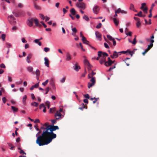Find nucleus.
Returning <instances> with one entry per match:
<instances>
[{"label": "nucleus", "instance_id": "1", "mask_svg": "<svg viewBox=\"0 0 157 157\" xmlns=\"http://www.w3.org/2000/svg\"><path fill=\"white\" fill-rule=\"evenodd\" d=\"M59 128L57 126L49 125L47 127V130L43 132L41 135L37 136L36 141V143L39 146L47 145L50 143L52 139L56 137V135L53 132Z\"/></svg>", "mask_w": 157, "mask_h": 157}, {"label": "nucleus", "instance_id": "2", "mask_svg": "<svg viewBox=\"0 0 157 157\" xmlns=\"http://www.w3.org/2000/svg\"><path fill=\"white\" fill-rule=\"evenodd\" d=\"M98 55L99 57H102L101 59L105 62L106 57L108 56V54L105 52H103L101 51H99L98 52Z\"/></svg>", "mask_w": 157, "mask_h": 157}, {"label": "nucleus", "instance_id": "3", "mask_svg": "<svg viewBox=\"0 0 157 157\" xmlns=\"http://www.w3.org/2000/svg\"><path fill=\"white\" fill-rule=\"evenodd\" d=\"M76 6L79 9L84 10L86 8V5L84 3L82 2L80 3H77L76 4Z\"/></svg>", "mask_w": 157, "mask_h": 157}, {"label": "nucleus", "instance_id": "4", "mask_svg": "<svg viewBox=\"0 0 157 157\" xmlns=\"http://www.w3.org/2000/svg\"><path fill=\"white\" fill-rule=\"evenodd\" d=\"M34 19L33 18L29 17L27 21V25L29 27L32 26L33 25V23L34 21Z\"/></svg>", "mask_w": 157, "mask_h": 157}, {"label": "nucleus", "instance_id": "5", "mask_svg": "<svg viewBox=\"0 0 157 157\" xmlns=\"http://www.w3.org/2000/svg\"><path fill=\"white\" fill-rule=\"evenodd\" d=\"M118 53L119 54V55H121V54H126L127 55H130L131 56L132 55L133 52L132 51H130L128 50L126 51H122L121 52H119Z\"/></svg>", "mask_w": 157, "mask_h": 157}, {"label": "nucleus", "instance_id": "6", "mask_svg": "<svg viewBox=\"0 0 157 157\" xmlns=\"http://www.w3.org/2000/svg\"><path fill=\"white\" fill-rule=\"evenodd\" d=\"M99 7L97 6H95L93 9V11L95 14H97L99 12Z\"/></svg>", "mask_w": 157, "mask_h": 157}, {"label": "nucleus", "instance_id": "7", "mask_svg": "<svg viewBox=\"0 0 157 157\" xmlns=\"http://www.w3.org/2000/svg\"><path fill=\"white\" fill-rule=\"evenodd\" d=\"M113 63V62L112 61L109 57L108 58V61L107 62H105V65L106 66H110Z\"/></svg>", "mask_w": 157, "mask_h": 157}, {"label": "nucleus", "instance_id": "8", "mask_svg": "<svg viewBox=\"0 0 157 157\" xmlns=\"http://www.w3.org/2000/svg\"><path fill=\"white\" fill-rule=\"evenodd\" d=\"M118 52L115 51L113 52V54L110 56V57L112 58H117L118 56Z\"/></svg>", "mask_w": 157, "mask_h": 157}, {"label": "nucleus", "instance_id": "9", "mask_svg": "<svg viewBox=\"0 0 157 157\" xmlns=\"http://www.w3.org/2000/svg\"><path fill=\"white\" fill-rule=\"evenodd\" d=\"M48 123H46L43 125V126L40 127V129L43 130V132L47 130V128L48 126Z\"/></svg>", "mask_w": 157, "mask_h": 157}, {"label": "nucleus", "instance_id": "10", "mask_svg": "<svg viewBox=\"0 0 157 157\" xmlns=\"http://www.w3.org/2000/svg\"><path fill=\"white\" fill-rule=\"evenodd\" d=\"M95 34L96 38L99 40H101V35L100 33L98 31H96L95 32Z\"/></svg>", "mask_w": 157, "mask_h": 157}, {"label": "nucleus", "instance_id": "11", "mask_svg": "<svg viewBox=\"0 0 157 157\" xmlns=\"http://www.w3.org/2000/svg\"><path fill=\"white\" fill-rule=\"evenodd\" d=\"M44 60L45 61L44 64L45 65L47 66V67H49V60L48 59L46 58V57H45L44 58Z\"/></svg>", "mask_w": 157, "mask_h": 157}, {"label": "nucleus", "instance_id": "12", "mask_svg": "<svg viewBox=\"0 0 157 157\" xmlns=\"http://www.w3.org/2000/svg\"><path fill=\"white\" fill-rule=\"evenodd\" d=\"M27 71L29 72H32L33 74H34V72H33V68L31 66H29L27 68Z\"/></svg>", "mask_w": 157, "mask_h": 157}, {"label": "nucleus", "instance_id": "13", "mask_svg": "<svg viewBox=\"0 0 157 157\" xmlns=\"http://www.w3.org/2000/svg\"><path fill=\"white\" fill-rule=\"evenodd\" d=\"M75 70L76 71H78L79 69H80V66L78 65V63H76L74 65V68Z\"/></svg>", "mask_w": 157, "mask_h": 157}, {"label": "nucleus", "instance_id": "14", "mask_svg": "<svg viewBox=\"0 0 157 157\" xmlns=\"http://www.w3.org/2000/svg\"><path fill=\"white\" fill-rule=\"evenodd\" d=\"M113 20L116 25H118L119 24V21L116 18H113Z\"/></svg>", "mask_w": 157, "mask_h": 157}, {"label": "nucleus", "instance_id": "15", "mask_svg": "<svg viewBox=\"0 0 157 157\" xmlns=\"http://www.w3.org/2000/svg\"><path fill=\"white\" fill-rule=\"evenodd\" d=\"M62 115L60 113V112L57 111L55 114V117H61Z\"/></svg>", "mask_w": 157, "mask_h": 157}, {"label": "nucleus", "instance_id": "16", "mask_svg": "<svg viewBox=\"0 0 157 157\" xmlns=\"http://www.w3.org/2000/svg\"><path fill=\"white\" fill-rule=\"evenodd\" d=\"M66 60L67 61H70L71 59V56L70 54L67 53L66 55Z\"/></svg>", "mask_w": 157, "mask_h": 157}, {"label": "nucleus", "instance_id": "17", "mask_svg": "<svg viewBox=\"0 0 157 157\" xmlns=\"http://www.w3.org/2000/svg\"><path fill=\"white\" fill-rule=\"evenodd\" d=\"M70 12H71V14L73 15H75L76 13V12L75 9L73 8H72Z\"/></svg>", "mask_w": 157, "mask_h": 157}, {"label": "nucleus", "instance_id": "18", "mask_svg": "<svg viewBox=\"0 0 157 157\" xmlns=\"http://www.w3.org/2000/svg\"><path fill=\"white\" fill-rule=\"evenodd\" d=\"M6 47L8 48H12V46L11 44L9 43H6Z\"/></svg>", "mask_w": 157, "mask_h": 157}, {"label": "nucleus", "instance_id": "19", "mask_svg": "<svg viewBox=\"0 0 157 157\" xmlns=\"http://www.w3.org/2000/svg\"><path fill=\"white\" fill-rule=\"evenodd\" d=\"M11 108L14 113L17 112L18 110V109L17 108H16L13 106H12Z\"/></svg>", "mask_w": 157, "mask_h": 157}, {"label": "nucleus", "instance_id": "20", "mask_svg": "<svg viewBox=\"0 0 157 157\" xmlns=\"http://www.w3.org/2000/svg\"><path fill=\"white\" fill-rule=\"evenodd\" d=\"M32 56V55L30 54H29L28 56L27 57V61L28 63H29L30 62V59H31Z\"/></svg>", "mask_w": 157, "mask_h": 157}, {"label": "nucleus", "instance_id": "21", "mask_svg": "<svg viewBox=\"0 0 157 157\" xmlns=\"http://www.w3.org/2000/svg\"><path fill=\"white\" fill-rule=\"evenodd\" d=\"M83 18L84 19H85L86 21H88L90 20V19L88 17V16H87L86 15H84L83 17Z\"/></svg>", "mask_w": 157, "mask_h": 157}, {"label": "nucleus", "instance_id": "22", "mask_svg": "<svg viewBox=\"0 0 157 157\" xmlns=\"http://www.w3.org/2000/svg\"><path fill=\"white\" fill-rule=\"evenodd\" d=\"M39 40L40 39H36L34 40V41L35 43L38 44L39 46H40L41 45V42L39 41Z\"/></svg>", "mask_w": 157, "mask_h": 157}, {"label": "nucleus", "instance_id": "23", "mask_svg": "<svg viewBox=\"0 0 157 157\" xmlns=\"http://www.w3.org/2000/svg\"><path fill=\"white\" fill-rule=\"evenodd\" d=\"M8 17H10L11 18H12L13 20V23L14 25H15L16 23V21L15 20H16V19L13 16V15H11L10 16H9Z\"/></svg>", "mask_w": 157, "mask_h": 157}, {"label": "nucleus", "instance_id": "24", "mask_svg": "<svg viewBox=\"0 0 157 157\" xmlns=\"http://www.w3.org/2000/svg\"><path fill=\"white\" fill-rule=\"evenodd\" d=\"M84 62L85 65L87 66L90 65L88 60L86 59H85Z\"/></svg>", "mask_w": 157, "mask_h": 157}, {"label": "nucleus", "instance_id": "25", "mask_svg": "<svg viewBox=\"0 0 157 157\" xmlns=\"http://www.w3.org/2000/svg\"><path fill=\"white\" fill-rule=\"evenodd\" d=\"M34 7L37 10H40L41 9L40 7L36 4H34Z\"/></svg>", "mask_w": 157, "mask_h": 157}, {"label": "nucleus", "instance_id": "26", "mask_svg": "<svg viewBox=\"0 0 157 157\" xmlns=\"http://www.w3.org/2000/svg\"><path fill=\"white\" fill-rule=\"evenodd\" d=\"M92 66L90 64V65L87 66V68L88 70V72L90 73V71H91V67Z\"/></svg>", "mask_w": 157, "mask_h": 157}, {"label": "nucleus", "instance_id": "27", "mask_svg": "<svg viewBox=\"0 0 157 157\" xmlns=\"http://www.w3.org/2000/svg\"><path fill=\"white\" fill-rule=\"evenodd\" d=\"M31 105H32L33 106H34L35 107H37L38 105L39 104L37 103L36 102H34L32 103H31Z\"/></svg>", "mask_w": 157, "mask_h": 157}, {"label": "nucleus", "instance_id": "28", "mask_svg": "<svg viewBox=\"0 0 157 157\" xmlns=\"http://www.w3.org/2000/svg\"><path fill=\"white\" fill-rule=\"evenodd\" d=\"M82 40L83 43H85V42H88V41L86 40V38L84 36H82Z\"/></svg>", "mask_w": 157, "mask_h": 157}, {"label": "nucleus", "instance_id": "29", "mask_svg": "<svg viewBox=\"0 0 157 157\" xmlns=\"http://www.w3.org/2000/svg\"><path fill=\"white\" fill-rule=\"evenodd\" d=\"M107 38L110 40L112 41L114 38H113L110 35H107Z\"/></svg>", "mask_w": 157, "mask_h": 157}, {"label": "nucleus", "instance_id": "30", "mask_svg": "<svg viewBox=\"0 0 157 157\" xmlns=\"http://www.w3.org/2000/svg\"><path fill=\"white\" fill-rule=\"evenodd\" d=\"M56 111V109L54 108H51L50 109L49 113H53Z\"/></svg>", "mask_w": 157, "mask_h": 157}, {"label": "nucleus", "instance_id": "31", "mask_svg": "<svg viewBox=\"0 0 157 157\" xmlns=\"http://www.w3.org/2000/svg\"><path fill=\"white\" fill-rule=\"evenodd\" d=\"M94 84L93 83H89L88 84V87L89 88H90V87L94 85Z\"/></svg>", "mask_w": 157, "mask_h": 157}, {"label": "nucleus", "instance_id": "32", "mask_svg": "<svg viewBox=\"0 0 157 157\" xmlns=\"http://www.w3.org/2000/svg\"><path fill=\"white\" fill-rule=\"evenodd\" d=\"M46 105L47 106L48 109H49L50 106V103L48 101H47L45 103Z\"/></svg>", "mask_w": 157, "mask_h": 157}, {"label": "nucleus", "instance_id": "33", "mask_svg": "<svg viewBox=\"0 0 157 157\" xmlns=\"http://www.w3.org/2000/svg\"><path fill=\"white\" fill-rule=\"evenodd\" d=\"M153 44L152 43H150V44L148 45L146 49H150L153 46Z\"/></svg>", "mask_w": 157, "mask_h": 157}, {"label": "nucleus", "instance_id": "34", "mask_svg": "<svg viewBox=\"0 0 157 157\" xmlns=\"http://www.w3.org/2000/svg\"><path fill=\"white\" fill-rule=\"evenodd\" d=\"M12 13L13 15L17 17H19L20 16V14H18L17 13L14 12L13 11Z\"/></svg>", "mask_w": 157, "mask_h": 157}, {"label": "nucleus", "instance_id": "35", "mask_svg": "<svg viewBox=\"0 0 157 157\" xmlns=\"http://www.w3.org/2000/svg\"><path fill=\"white\" fill-rule=\"evenodd\" d=\"M90 81L92 82V83L95 84V78L94 77H92Z\"/></svg>", "mask_w": 157, "mask_h": 157}, {"label": "nucleus", "instance_id": "36", "mask_svg": "<svg viewBox=\"0 0 157 157\" xmlns=\"http://www.w3.org/2000/svg\"><path fill=\"white\" fill-rule=\"evenodd\" d=\"M39 15H40V18H41V19H42L43 20H44L45 19V17L43 14L40 13L39 14Z\"/></svg>", "mask_w": 157, "mask_h": 157}, {"label": "nucleus", "instance_id": "37", "mask_svg": "<svg viewBox=\"0 0 157 157\" xmlns=\"http://www.w3.org/2000/svg\"><path fill=\"white\" fill-rule=\"evenodd\" d=\"M134 19L135 20L137 21L138 24H140V19L139 18L135 17H134Z\"/></svg>", "mask_w": 157, "mask_h": 157}, {"label": "nucleus", "instance_id": "38", "mask_svg": "<svg viewBox=\"0 0 157 157\" xmlns=\"http://www.w3.org/2000/svg\"><path fill=\"white\" fill-rule=\"evenodd\" d=\"M88 42H85V43H84L88 45L90 47V48H92L93 49H95L93 47L89 44Z\"/></svg>", "mask_w": 157, "mask_h": 157}, {"label": "nucleus", "instance_id": "39", "mask_svg": "<svg viewBox=\"0 0 157 157\" xmlns=\"http://www.w3.org/2000/svg\"><path fill=\"white\" fill-rule=\"evenodd\" d=\"M65 80L66 77H64L61 79L60 80V82L62 83H64L65 82Z\"/></svg>", "mask_w": 157, "mask_h": 157}, {"label": "nucleus", "instance_id": "40", "mask_svg": "<svg viewBox=\"0 0 157 157\" xmlns=\"http://www.w3.org/2000/svg\"><path fill=\"white\" fill-rule=\"evenodd\" d=\"M121 10L120 8H119L117 10L115 11V13H119L121 12Z\"/></svg>", "mask_w": 157, "mask_h": 157}, {"label": "nucleus", "instance_id": "41", "mask_svg": "<svg viewBox=\"0 0 157 157\" xmlns=\"http://www.w3.org/2000/svg\"><path fill=\"white\" fill-rule=\"evenodd\" d=\"M45 105L44 104H40L39 106V109H42V108H43L45 106Z\"/></svg>", "mask_w": 157, "mask_h": 157}, {"label": "nucleus", "instance_id": "42", "mask_svg": "<svg viewBox=\"0 0 157 157\" xmlns=\"http://www.w3.org/2000/svg\"><path fill=\"white\" fill-rule=\"evenodd\" d=\"M34 21L35 22V24L36 26H37V25L39 23L38 20L37 19H34Z\"/></svg>", "mask_w": 157, "mask_h": 157}, {"label": "nucleus", "instance_id": "43", "mask_svg": "<svg viewBox=\"0 0 157 157\" xmlns=\"http://www.w3.org/2000/svg\"><path fill=\"white\" fill-rule=\"evenodd\" d=\"M125 33L127 36H132V32L131 31H129L128 33H126L125 32Z\"/></svg>", "mask_w": 157, "mask_h": 157}, {"label": "nucleus", "instance_id": "44", "mask_svg": "<svg viewBox=\"0 0 157 157\" xmlns=\"http://www.w3.org/2000/svg\"><path fill=\"white\" fill-rule=\"evenodd\" d=\"M142 12L141 11H140L137 14V15L139 17H142L143 16V15H142Z\"/></svg>", "mask_w": 157, "mask_h": 157}, {"label": "nucleus", "instance_id": "45", "mask_svg": "<svg viewBox=\"0 0 157 157\" xmlns=\"http://www.w3.org/2000/svg\"><path fill=\"white\" fill-rule=\"evenodd\" d=\"M36 74L37 76H40V72L38 69H37L36 71Z\"/></svg>", "mask_w": 157, "mask_h": 157}, {"label": "nucleus", "instance_id": "46", "mask_svg": "<svg viewBox=\"0 0 157 157\" xmlns=\"http://www.w3.org/2000/svg\"><path fill=\"white\" fill-rule=\"evenodd\" d=\"M17 29V27L16 26H14L12 28V30L13 31H15Z\"/></svg>", "mask_w": 157, "mask_h": 157}, {"label": "nucleus", "instance_id": "47", "mask_svg": "<svg viewBox=\"0 0 157 157\" xmlns=\"http://www.w3.org/2000/svg\"><path fill=\"white\" fill-rule=\"evenodd\" d=\"M26 99H27L26 95H25L23 97V99H22V101L23 103H24L25 101L26 100Z\"/></svg>", "mask_w": 157, "mask_h": 157}, {"label": "nucleus", "instance_id": "48", "mask_svg": "<svg viewBox=\"0 0 157 157\" xmlns=\"http://www.w3.org/2000/svg\"><path fill=\"white\" fill-rule=\"evenodd\" d=\"M48 79L46 80L45 82L42 83V85H43L44 86H45L48 83Z\"/></svg>", "mask_w": 157, "mask_h": 157}, {"label": "nucleus", "instance_id": "49", "mask_svg": "<svg viewBox=\"0 0 157 157\" xmlns=\"http://www.w3.org/2000/svg\"><path fill=\"white\" fill-rule=\"evenodd\" d=\"M73 32L76 33L77 32V30L76 29L75 27H74V28H72L71 29Z\"/></svg>", "mask_w": 157, "mask_h": 157}, {"label": "nucleus", "instance_id": "50", "mask_svg": "<svg viewBox=\"0 0 157 157\" xmlns=\"http://www.w3.org/2000/svg\"><path fill=\"white\" fill-rule=\"evenodd\" d=\"M2 38L3 41H4L6 38V35L5 34H3L1 36Z\"/></svg>", "mask_w": 157, "mask_h": 157}, {"label": "nucleus", "instance_id": "51", "mask_svg": "<svg viewBox=\"0 0 157 157\" xmlns=\"http://www.w3.org/2000/svg\"><path fill=\"white\" fill-rule=\"evenodd\" d=\"M87 109V106H86V107H79L78 108V109L81 110H83V109Z\"/></svg>", "mask_w": 157, "mask_h": 157}, {"label": "nucleus", "instance_id": "52", "mask_svg": "<svg viewBox=\"0 0 157 157\" xmlns=\"http://www.w3.org/2000/svg\"><path fill=\"white\" fill-rule=\"evenodd\" d=\"M101 24L100 23L96 26V28L97 29H99L101 27Z\"/></svg>", "mask_w": 157, "mask_h": 157}, {"label": "nucleus", "instance_id": "53", "mask_svg": "<svg viewBox=\"0 0 157 157\" xmlns=\"http://www.w3.org/2000/svg\"><path fill=\"white\" fill-rule=\"evenodd\" d=\"M84 96L86 99H89L90 98L89 95L88 94L84 95Z\"/></svg>", "mask_w": 157, "mask_h": 157}, {"label": "nucleus", "instance_id": "54", "mask_svg": "<svg viewBox=\"0 0 157 157\" xmlns=\"http://www.w3.org/2000/svg\"><path fill=\"white\" fill-rule=\"evenodd\" d=\"M51 121L52 122V125H54V124H56L57 121H56L55 119L54 120H51Z\"/></svg>", "mask_w": 157, "mask_h": 157}, {"label": "nucleus", "instance_id": "55", "mask_svg": "<svg viewBox=\"0 0 157 157\" xmlns=\"http://www.w3.org/2000/svg\"><path fill=\"white\" fill-rule=\"evenodd\" d=\"M130 9L131 10L134 9V5L131 3L130 4Z\"/></svg>", "mask_w": 157, "mask_h": 157}, {"label": "nucleus", "instance_id": "56", "mask_svg": "<svg viewBox=\"0 0 157 157\" xmlns=\"http://www.w3.org/2000/svg\"><path fill=\"white\" fill-rule=\"evenodd\" d=\"M104 45L105 48H109V46L108 45V44L107 43H105L104 44Z\"/></svg>", "mask_w": 157, "mask_h": 157}, {"label": "nucleus", "instance_id": "57", "mask_svg": "<svg viewBox=\"0 0 157 157\" xmlns=\"http://www.w3.org/2000/svg\"><path fill=\"white\" fill-rule=\"evenodd\" d=\"M39 82L35 84L34 85H33L34 88H37L39 86Z\"/></svg>", "mask_w": 157, "mask_h": 157}, {"label": "nucleus", "instance_id": "58", "mask_svg": "<svg viewBox=\"0 0 157 157\" xmlns=\"http://www.w3.org/2000/svg\"><path fill=\"white\" fill-rule=\"evenodd\" d=\"M18 7L19 8H22L23 7V5L21 3H19L17 5Z\"/></svg>", "mask_w": 157, "mask_h": 157}, {"label": "nucleus", "instance_id": "59", "mask_svg": "<svg viewBox=\"0 0 157 157\" xmlns=\"http://www.w3.org/2000/svg\"><path fill=\"white\" fill-rule=\"evenodd\" d=\"M2 100L4 103H5L7 101V99L5 97H4L2 98Z\"/></svg>", "mask_w": 157, "mask_h": 157}, {"label": "nucleus", "instance_id": "60", "mask_svg": "<svg viewBox=\"0 0 157 157\" xmlns=\"http://www.w3.org/2000/svg\"><path fill=\"white\" fill-rule=\"evenodd\" d=\"M34 127L36 130H39V128H38V126L37 124H36L35 126Z\"/></svg>", "mask_w": 157, "mask_h": 157}, {"label": "nucleus", "instance_id": "61", "mask_svg": "<svg viewBox=\"0 0 157 157\" xmlns=\"http://www.w3.org/2000/svg\"><path fill=\"white\" fill-rule=\"evenodd\" d=\"M0 67L1 68H5L6 67V66L4 64L2 63L0 65Z\"/></svg>", "mask_w": 157, "mask_h": 157}, {"label": "nucleus", "instance_id": "62", "mask_svg": "<svg viewBox=\"0 0 157 157\" xmlns=\"http://www.w3.org/2000/svg\"><path fill=\"white\" fill-rule=\"evenodd\" d=\"M21 41L23 43H25L27 42V41L25 40L24 38H22Z\"/></svg>", "mask_w": 157, "mask_h": 157}, {"label": "nucleus", "instance_id": "63", "mask_svg": "<svg viewBox=\"0 0 157 157\" xmlns=\"http://www.w3.org/2000/svg\"><path fill=\"white\" fill-rule=\"evenodd\" d=\"M136 42V37H135L132 41V43L134 44H135Z\"/></svg>", "mask_w": 157, "mask_h": 157}, {"label": "nucleus", "instance_id": "64", "mask_svg": "<svg viewBox=\"0 0 157 157\" xmlns=\"http://www.w3.org/2000/svg\"><path fill=\"white\" fill-rule=\"evenodd\" d=\"M49 90H50V88L49 87H47L46 88V91L45 93V94H47L48 92H49Z\"/></svg>", "mask_w": 157, "mask_h": 157}]
</instances>
